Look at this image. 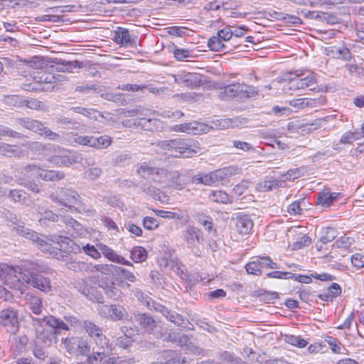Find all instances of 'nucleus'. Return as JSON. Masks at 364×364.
<instances>
[{
    "label": "nucleus",
    "instance_id": "1",
    "mask_svg": "<svg viewBox=\"0 0 364 364\" xmlns=\"http://www.w3.org/2000/svg\"><path fill=\"white\" fill-rule=\"evenodd\" d=\"M50 271L48 266L40 260H23L12 269L14 274L11 272L7 275L5 284L18 296L26 292L28 286L48 293L52 290L50 279L43 274Z\"/></svg>",
    "mask_w": 364,
    "mask_h": 364
},
{
    "label": "nucleus",
    "instance_id": "2",
    "mask_svg": "<svg viewBox=\"0 0 364 364\" xmlns=\"http://www.w3.org/2000/svg\"><path fill=\"white\" fill-rule=\"evenodd\" d=\"M157 146L175 158H191L201 150L198 141L185 138L159 141Z\"/></svg>",
    "mask_w": 364,
    "mask_h": 364
},
{
    "label": "nucleus",
    "instance_id": "3",
    "mask_svg": "<svg viewBox=\"0 0 364 364\" xmlns=\"http://www.w3.org/2000/svg\"><path fill=\"white\" fill-rule=\"evenodd\" d=\"M16 123L21 127L30 130L38 135L56 142L62 141V136L53 132L49 127L45 125L42 122L33 119L29 117H21L16 119Z\"/></svg>",
    "mask_w": 364,
    "mask_h": 364
},
{
    "label": "nucleus",
    "instance_id": "4",
    "mask_svg": "<svg viewBox=\"0 0 364 364\" xmlns=\"http://www.w3.org/2000/svg\"><path fill=\"white\" fill-rule=\"evenodd\" d=\"M222 100L235 98L240 100L255 97L258 95V90L253 86L245 83H232L224 87L220 92Z\"/></svg>",
    "mask_w": 364,
    "mask_h": 364
},
{
    "label": "nucleus",
    "instance_id": "5",
    "mask_svg": "<svg viewBox=\"0 0 364 364\" xmlns=\"http://www.w3.org/2000/svg\"><path fill=\"white\" fill-rule=\"evenodd\" d=\"M43 149L54 154L48 159V161L57 166L68 167L72 164L78 162V156L71 154L68 150L60 148L59 146L47 144Z\"/></svg>",
    "mask_w": 364,
    "mask_h": 364
},
{
    "label": "nucleus",
    "instance_id": "6",
    "mask_svg": "<svg viewBox=\"0 0 364 364\" xmlns=\"http://www.w3.org/2000/svg\"><path fill=\"white\" fill-rule=\"evenodd\" d=\"M50 198L53 203L61 204L65 207L69 208L70 209L72 208V206L69 205L68 203L79 205L80 208H82V210L85 213H92L93 212L90 207H86L80 201V196L77 192L71 188H61L59 190L58 196L51 194L50 196Z\"/></svg>",
    "mask_w": 364,
    "mask_h": 364
},
{
    "label": "nucleus",
    "instance_id": "7",
    "mask_svg": "<svg viewBox=\"0 0 364 364\" xmlns=\"http://www.w3.org/2000/svg\"><path fill=\"white\" fill-rule=\"evenodd\" d=\"M91 343L93 345L92 353L88 358V362L92 364L102 362L112 353V345L105 334L100 335V338Z\"/></svg>",
    "mask_w": 364,
    "mask_h": 364
},
{
    "label": "nucleus",
    "instance_id": "8",
    "mask_svg": "<svg viewBox=\"0 0 364 364\" xmlns=\"http://www.w3.org/2000/svg\"><path fill=\"white\" fill-rule=\"evenodd\" d=\"M97 311L101 318L112 321L129 320L127 311L120 304H105L99 306Z\"/></svg>",
    "mask_w": 364,
    "mask_h": 364
},
{
    "label": "nucleus",
    "instance_id": "9",
    "mask_svg": "<svg viewBox=\"0 0 364 364\" xmlns=\"http://www.w3.org/2000/svg\"><path fill=\"white\" fill-rule=\"evenodd\" d=\"M233 32L229 27H225L223 29L219 30L217 36H212L208 41V48L213 51H229L228 46L224 43L230 40L232 41Z\"/></svg>",
    "mask_w": 364,
    "mask_h": 364
},
{
    "label": "nucleus",
    "instance_id": "10",
    "mask_svg": "<svg viewBox=\"0 0 364 364\" xmlns=\"http://www.w3.org/2000/svg\"><path fill=\"white\" fill-rule=\"evenodd\" d=\"M18 316L19 312L16 307L9 306L0 311V321L4 326L8 328L9 331L15 333L19 327Z\"/></svg>",
    "mask_w": 364,
    "mask_h": 364
},
{
    "label": "nucleus",
    "instance_id": "11",
    "mask_svg": "<svg viewBox=\"0 0 364 364\" xmlns=\"http://www.w3.org/2000/svg\"><path fill=\"white\" fill-rule=\"evenodd\" d=\"M75 287L77 291L83 294L90 301L103 304L104 298L96 287L90 284V280L88 279H82L77 281Z\"/></svg>",
    "mask_w": 364,
    "mask_h": 364
},
{
    "label": "nucleus",
    "instance_id": "12",
    "mask_svg": "<svg viewBox=\"0 0 364 364\" xmlns=\"http://www.w3.org/2000/svg\"><path fill=\"white\" fill-rule=\"evenodd\" d=\"M168 340L178 343L181 347H185L188 351L193 354L201 355L203 356L206 355V350L195 346L190 341V338L187 335L173 331L168 334Z\"/></svg>",
    "mask_w": 364,
    "mask_h": 364
},
{
    "label": "nucleus",
    "instance_id": "13",
    "mask_svg": "<svg viewBox=\"0 0 364 364\" xmlns=\"http://www.w3.org/2000/svg\"><path fill=\"white\" fill-rule=\"evenodd\" d=\"M183 237L188 245L192 248L195 255L200 257V251L198 249V245L203 240L201 231L194 226L189 225L184 230Z\"/></svg>",
    "mask_w": 364,
    "mask_h": 364
},
{
    "label": "nucleus",
    "instance_id": "14",
    "mask_svg": "<svg viewBox=\"0 0 364 364\" xmlns=\"http://www.w3.org/2000/svg\"><path fill=\"white\" fill-rule=\"evenodd\" d=\"M301 73H290L289 78V90H299L311 87L316 84V79L314 73H311L304 77H300Z\"/></svg>",
    "mask_w": 364,
    "mask_h": 364
},
{
    "label": "nucleus",
    "instance_id": "15",
    "mask_svg": "<svg viewBox=\"0 0 364 364\" xmlns=\"http://www.w3.org/2000/svg\"><path fill=\"white\" fill-rule=\"evenodd\" d=\"M210 127L207 124L193 121L188 123L176 124L173 127L172 131L196 135L207 133Z\"/></svg>",
    "mask_w": 364,
    "mask_h": 364
},
{
    "label": "nucleus",
    "instance_id": "16",
    "mask_svg": "<svg viewBox=\"0 0 364 364\" xmlns=\"http://www.w3.org/2000/svg\"><path fill=\"white\" fill-rule=\"evenodd\" d=\"M235 230L241 235L249 234L252 230L254 223L253 220L249 215L238 213L235 218H232Z\"/></svg>",
    "mask_w": 364,
    "mask_h": 364
},
{
    "label": "nucleus",
    "instance_id": "17",
    "mask_svg": "<svg viewBox=\"0 0 364 364\" xmlns=\"http://www.w3.org/2000/svg\"><path fill=\"white\" fill-rule=\"evenodd\" d=\"M174 82L186 87H198L202 85L200 77L193 73L180 72L173 75Z\"/></svg>",
    "mask_w": 364,
    "mask_h": 364
},
{
    "label": "nucleus",
    "instance_id": "18",
    "mask_svg": "<svg viewBox=\"0 0 364 364\" xmlns=\"http://www.w3.org/2000/svg\"><path fill=\"white\" fill-rule=\"evenodd\" d=\"M154 309L161 312L168 321L173 323L175 325L186 328L188 323L187 318L183 317L182 315L169 310L166 306L161 304H156L153 306Z\"/></svg>",
    "mask_w": 364,
    "mask_h": 364
},
{
    "label": "nucleus",
    "instance_id": "19",
    "mask_svg": "<svg viewBox=\"0 0 364 364\" xmlns=\"http://www.w3.org/2000/svg\"><path fill=\"white\" fill-rule=\"evenodd\" d=\"M326 100L324 97L320 96L316 98H298L289 101L290 106L296 109H304L306 107H318L325 105Z\"/></svg>",
    "mask_w": 364,
    "mask_h": 364
},
{
    "label": "nucleus",
    "instance_id": "20",
    "mask_svg": "<svg viewBox=\"0 0 364 364\" xmlns=\"http://www.w3.org/2000/svg\"><path fill=\"white\" fill-rule=\"evenodd\" d=\"M50 240L53 242L58 243L60 247L65 249V250L74 253L75 255L80 253L82 250H83L82 247H81L67 236L61 235H51Z\"/></svg>",
    "mask_w": 364,
    "mask_h": 364
},
{
    "label": "nucleus",
    "instance_id": "21",
    "mask_svg": "<svg viewBox=\"0 0 364 364\" xmlns=\"http://www.w3.org/2000/svg\"><path fill=\"white\" fill-rule=\"evenodd\" d=\"M137 173L144 178L152 176V180L159 181L160 179L157 178L156 176H165L166 170L153 166L150 163L144 162L138 167Z\"/></svg>",
    "mask_w": 364,
    "mask_h": 364
},
{
    "label": "nucleus",
    "instance_id": "22",
    "mask_svg": "<svg viewBox=\"0 0 364 364\" xmlns=\"http://www.w3.org/2000/svg\"><path fill=\"white\" fill-rule=\"evenodd\" d=\"M46 326L50 328V336L55 338V335L61 333L62 331H68V325L62 319L54 316H45Z\"/></svg>",
    "mask_w": 364,
    "mask_h": 364
},
{
    "label": "nucleus",
    "instance_id": "23",
    "mask_svg": "<svg viewBox=\"0 0 364 364\" xmlns=\"http://www.w3.org/2000/svg\"><path fill=\"white\" fill-rule=\"evenodd\" d=\"M97 247L100 250V253H102L109 261L121 264L133 266L131 262L125 259L122 256L117 255L116 252H114L107 245L99 243L97 244Z\"/></svg>",
    "mask_w": 364,
    "mask_h": 364
},
{
    "label": "nucleus",
    "instance_id": "24",
    "mask_svg": "<svg viewBox=\"0 0 364 364\" xmlns=\"http://www.w3.org/2000/svg\"><path fill=\"white\" fill-rule=\"evenodd\" d=\"M8 197L11 201L21 203L27 207H30L33 205V200L31 198L30 195L21 189L9 190Z\"/></svg>",
    "mask_w": 364,
    "mask_h": 364
},
{
    "label": "nucleus",
    "instance_id": "25",
    "mask_svg": "<svg viewBox=\"0 0 364 364\" xmlns=\"http://www.w3.org/2000/svg\"><path fill=\"white\" fill-rule=\"evenodd\" d=\"M56 70L58 72H68L73 73L75 69L90 68L89 63H84L83 62L77 60H57Z\"/></svg>",
    "mask_w": 364,
    "mask_h": 364
},
{
    "label": "nucleus",
    "instance_id": "26",
    "mask_svg": "<svg viewBox=\"0 0 364 364\" xmlns=\"http://www.w3.org/2000/svg\"><path fill=\"white\" fill-rule=\"evenodd\" d=\"M36 210L40 215L38 222L41 225H48V222H58L59 219L62 220L63 218L42 206H38Z\"/></svg>",
    "mask_w": 364,
    "mask_h": 364
},
{
    "label": "nucleus",
    "instance_id": "27",
    "mask_svg": "<svg viewBox=\"0 0 364 364\" xmlns=\"http://www.w3.org/2000/svg\"><path fill=\"white\" fill-rule=\"evenodd\" d=\"M328 55H331L333 58L348 61L352 58L350 50L344 45L333 46L328 49Z\"/></svg>",
    "mask_w": 364,
    "mask_h": 364
},
{
    "label": "nucleus",
    "instance_id": "28",
    "mask_svg": "<svg viewBox=\"0 0 364 364\" xmlns=\"http://www.w3.org/2000/svg\"><path fill=\"white\" fill-rule=\"evenodd\" d=\"M62 221L66 225L68 232L72 231L70 235L73 237L82 235L85 233V230L82 225L76 220L70 216L63 217Z\"/></svg>",
    "mask_w": 364,
    "mask_h": 364
},
{
    "label": "nucleus",
    "instance_id": "29",
    "mask_svg": "<svg viewBox=\"0 0 364 364\" xmlns=\"http://www.w3.org/2000/svg\"><path fill=\"white\" fill-rule=\"evenodd\" d=\"M63 260L65 262L68 269L74 272H88L91 264L82 261H77L73 257L65 255L63 257Z\"/></svg>",
    "mask_w": 364,
    "mask_h": 364
},
{
    "label": "nucleus",
    "instance_id": "30",
    "mask_svg": "<svg viewBox=\"0 0 364 364\" xmlns=\"http://www.w3.org/2000/svg\"><path fill=\"white\" fill-rule=\"evenodd\" d=\"M80 326L85 329V332L90 338L91 343L97 338H99L100 335H104L102 328L98 326L91 321L85 320L82 322Z\"/></svg>",
    "mask_w": 364,
    "mask_h": 364
},
{
    "label": "nucleus",
    "instance_id": "31",
    "mask_svg": "<svg viewBox=\"0 0 364 364\" xmlns=\"http://www.w3.org/2000/svg\"><path fill=\"white\" fill-rule=\"evenodd\" d=\"M11 231L13 235L23 237L28 240H31L33 242L35 240L38 239L39 233L26 228L24 225L16 224L11 228Z\"/></svg>",
    "mask_w": 364,
    "mask_h": 364
},
{
    "label": "nucleus",
    "instance_id": "32",
    "mask_svg": "<svg viewBox=\"0 0 364 364\" xmlns=\"http://www.w3.org/2000/svg\"><path fill=\"white\" fill-rule=\"evenodd\" d=\"M99 286L109 299H117L122 294L121 290L115 286L114 282L102 281Z\"/></svg>",
    "mask_w": 364,
    "mask_h": 364
},
{
    "label": "nucleus",
    "instance_id": "33",
    "mask_svg": "<svg viewBox=\"0 0 364 364\" xmlns=\"http://www.w3.org/2000/svg\"><path fill=\"white\" fill-rule=\"evenodd\" d=\"M57 123L61 124L65 129H71L73 130L83 132L85 129V124L65 116H59L57 118Z\"/></svg>",
    "mask_w": 364,
    "mask_h": 364
},
{
    "label": "nucleus",
    "instance_id": "34",
    "mask_svg": "<svg viewBox=\"0 0 364 364\" xmlns=\"http://www.w3.org/2000/svg\"><path fill=\"white\" fill-rule=\"evenodd\" d=\"M340 193L330 192H321L317 197L316 204L323 208L329 207L333 201L336 200Z\"/></svg>",
    "mask_w": 364,
    "mask_h": 364
},
{
    "label": "nucleus",
    "instance_id": "35",
    "mask_svg": "<svg viewBox=\"0 0 364 364\" xmlns=\"http://www.w3.org/2000/svg\"><path fill=\"white\" fill-rule=\"evenodd\" d=\"M162 357L165 364H183L186 362V358L175 350H164Z\"/></svg>",
    "mask_w": 364,
    "mask_h": 364
},
{
    "label": "nucleus",
    "instance_id": "36",
    "mask_svg": "<svg viewBox=\"0 0 364 364\" xmlns=\"http://www.w3.org/2000/svg\"><path fill=\"white\" fill-rule=\"evenodd\" d=\"M26 304L28 309L35 314L39 315L43 310L42 299L36 296L26 295Z\"/></svg>",
    "mask_w": 364,
    "mask_h": 364
},
{
    "label": "nucleus",
    "instance_id": "37",
    "mask_svg": "<svg viewBox=\"0 0 364 364\" xmlns=\"http://www.w3.org/2000/svg\"><path fill=\"white\" fill-rule=\"evenodd\" d=\"M136 320L146 331H152L156 326L155 320L152 316L146 314H138L135 316Z\"/></svg>",
    "mask_w": 364,
    "mask_h": 364
},
{
    "label": "nucleus",
    "instance_id": "38",
    "mask_svg": "<svg viewBox=\"0 0 364 364\" xmlns=\"http://www.w3.org/2000/svg\"><path fill=\"white\" fill-rule=\"evenodd\" d=\"M114 41L117 43L121 45H132L134 42L131 39L129 30L124 28H118L114 33Z\"/></svg>",
    "mask_w": 364,
    "mask_h": 364
},
{
    "label": "nucleus",
    "instance_id": "39",
    "mask_svg": "<svg viewBox=\"0 0 364 364\" xmlns=\"http://www.w3.org/2000/svg\"><path fill=\"white\" fill-rule=\"evenodd\" d=\"M64 172L58 170H44L40 174V178L46 181H58L65 178Z\"/></svg>",
    "mask_w": 364,
    "mask_h": 364
},
{
    "label": "nucleus",
    "instance_id": "40",
    "mask_svg": "<svg viewBox=\"0 0 364 364\" xmlns=\"http://www.w3.org/2000/svg\"><path fill=\"white\" fill-rule=\"evenodd\" d=\"M225 171L218 169L203 176V184L210 186L224 179Z\"/></svg>",
    "mask_w": 364,
    "mask_h": 364
},
{
    "label": "nucleus",
    "instance_id": "41",
    "mask_svg": "<svg viewBox=\"0 0 364 364\" xmlns=\"http://www.w3.org/2000/svg\"><path fill=\"white\" fill-rule=\"evenodd\" d=\"M359 137L358 136L357 132H347L344 133L338 143H334L333 144V149L335 150H339L341 149V144H352L354 141L358 139Z\"/></svg>",
    "mask_w": 364,
    "mask_h": 364
},
{
    "label": "nucleus",
    "instance_id": "42",
    "mask_svg": "<svg viewBox=\"0 0 364 364\" xmlns=\"http://www.w3.org/2000/svg\"><path fill=\"white\" fill-rule=\"evenodd\" d=\"M42 252L46 254L52 255L53 251V247L50 243L47 242L46 236L38 234V239L33 242Z\"/></svg>",
    "mask_w": 364,
    "mask_h": 364
},
{
    "label": "nucleus",
    "instance_id": "43",
    "mask_svg": "<svg viewBox=\"0 0 364 364\" xmlns=\"http://www.w3.org/2000/svg\"><path fill=\"white\" fill-rule=\"evenodd\" d=\"M130 257L134 262H142L147 258V252L144 247H134L131 250Z\"/></svg>",
    "mask_w": 364,
    "mask_h": 364
},
{
    "label": "nucleus",
    "instance_id": "44",
    "mask_svg": "<svg viewBox=\"0 0 364 364\" xmlns=\"http://www.w3.org/2000/svg\"><path fill=\"white\" fill-rule=\"evenodd\" d=\"M64 76L48 73H44L39 77V82L45 85H52L57 82L63 81Z\"/></svg>",
    "mask_w": 364,
    "mask_h": 364
},
{
    "label": "nucleus",
    "instance_id": "45",
    "mask_svg": "<svg viewBox=\"0 0 364 364\" xmlns=\"http://www.w3.org/2000/svg\"><path fill=\"white\" fill-rule=\"evenodd\" d=\"M209 198L216 203H228L231 202L230 196L223 191H212Z\"/></svg>",
    "mask_w": 364,
    "mask_h": 364
},
{
    "label": "nucleus",
    "instance_id": "46",
    "mask_svg": "<svg viewBox=\"0 0 364 364\" xmlns=\"http://www.w3.org/2000/svg\"><path fill=\"white\" fill-rule=\"evenodd\" d=\"M18 154L19 150L16 146L0 141V154L11 157L17 156Z\"/></svg>",
    "mask_w": 364,
    "mask_h": 364
},
{
    "label": "nucleus",
    "instance_id": "47",
    "mask_svg": "<svg viewBox=\"0 0 364 364\" xmlns=\"http://www.w3.org/2000/svg\"><path fill=\"white\" fill-rule=\"evenodd\" d=\"M43 168H41L38 165L28 164L22 168V173L28 178H40V174Z\"/></svg>",
    "mask_w": 364,
    "mask_h": 364
},
{
    "label": "nucleus",
    "instance_id": "48",
    "mask_svg": "<svg viewBox=\"0 0 364 364\" xmlns=\"http://www.w3.org/2000/svg\"><path fill=\"white\" fill-rule=\"evenodd\" d=\"M305 203L304 198L293 202L287 208L288 213L291 215H302L303 208L301 206L304 205Z\"/></svg>",
    "mask_w": 364,
    "mask_h": 364
},
{
    "label": "nucleus",
    "instance_id": "49",
    "mask_svg": "<svg viewBox=\"0 0 364 364\" xmlns=\"http://www.w3.org/2000/svg\"><path fill=\"white\" fill-rule=\"evenodd\" d=\"M284 341L294 346H297L299 348H304L307 345V341L304 338H301L300 336H296L294 335H285Z\"/></svg>",
    "mask_w": 364,
    "mask_h": 364
},
{
    "label": "nucleus",
    "instance_id": "50",
    "mask_svg": "<svg viewBox=\"0 0 364 364\" xmlns=\"http://www.w3.org/2000/svg\"><path fill=\"white\" fill-rule=\"evenodd\" d=\"M154 212L158 216L164 218L182 220L183 218V214L181 211L171 212L164 210H156Z\"/></svg>",
    "mask_w": 364,
    "mask_h": 364
},
{
    "label": "nucleus",
    "instance_id": "51",
    "mask_svg": "<svg viewBox=\"0 0 364 364\" xmlns=\"http://www.w3.org/2000/svg\"><path fill=\"white\" fill-rule=\"evenodd\" d=\"M337 236V231L333 228H326L320 239L323 244H327L333 241Z\"/></svg>",
    "mask_w": 364,
    "mask_h": 364
},
{
    "label": "nucleus",
    "instance_id": "52",
    "mask_svg": "<svg viewBox=\"0 0 364 364\" xmlns=\"http://www.w3.org/2000/svg\"><path fill=\"white\" fill-rule=\"evenodd\" d=\"M350 0H311L312 4L311 7H316L321 6H333L349 1Z\"/></svg>",
    "mask_w": 364,
    "mask_h": 364
},
{
    "label": "nucleus",
    "instance_id": "53",
    "mask_svg": "<svg viewBox=\"0 0 364 364\" xmlns=\"http://www.w3.org/2000/svg\"><path fill=\"white\" fill-rule=\"evenodd\" d=\"M0 135L18 139H23L24 136L23 134L2 124H0Z\"/></svg>",
    "mask_w": 364,
    "mask_h": 364
},
{
    "label": "nucleus",
    "instance_id": "54",
    "mask_svg": "<svg viewBox=\"0 0 364 364\" xmlns=\"http://www.w3.org/2000/svg\"><path fill=\"white\" fill-rule=\"evenodd\" d=\"M259 265L260 264L258 263L257 258L255 257L252 261L246 264L245 269L248 274L260 275L262 274V269Z\"/></svg>",
    "mask_w": 364,
    "mask_h": 364
},
{
    "label": "nucleus",
    "instance_id": "55",
    "mask_svg": "<svg viewBox=\"0 0 364 364\" xmlns=\"http://www.w3.org/2000/svg\"><path fill=\"white\" fill-rule=\"evenodd\" d=\"M78 338L79 337H68L63 340L65 348L70 354L77 350Z\"/></svg>",
    "mask_w": 364,
    "mask_h": 364
},
{
    "label": "nucleus",
    "instance_id": "56",
    "mask_svg": "<svg viewBox=\"0 0 364 364\" xmlns=\"http://www.w3.org/2000/svg\"><path fill=\"white\" fill-rule=\"evenodd\" d=\"M77 350L79 351V353L81 355L87 356V358H89V356L91 355H90V345L88 343V342L86 340H85L82 338H78Z\"/></svg>",
    "mask_w": 364,
    "mask_h": 364
},
{
    "label": "nucleus",
    "instance_id": "57",
    "mask_svg": "<svg viewBox=\"0 0 364 364\" xmlns=\"http://www.w3.org/2000/svg\"><path fill=\"white\" fill-rule=\"evenodd\" d=\"M256 258H257L258 263H259V264H260L259 266H260L261 269H262V268H265V267L270 268V269H278L279 268L276 262H272V259L269 256L256 257Z\"/></svg>",
    "mask_w": 364,
    "mask_h": 364
},
{
    "label": "nucleus",
    "instance_id": "58",
    "mask_svg": "<svg viewBox=\"0 0 364 364\" xmlns=\"http://www.w3.org/2000/svg\"><path fill=\"white\" fill-rule=\"evenodd\" d=\"M23 105L29 109L41 110L44 109L45 105L43 102L39 101L36 99H25L23 100Z\"/></svg>",
    "mask_w": 364,
    "mask_h": 364
},
{
    "label": "nucleus",
    "instance_id": "59",
    "mask_svg": "<svg viewBox=\"0 0 364 364\" xmlns=\"http://www.w3.org/2000/svg\"><path fill=\"white\" fill-rule=\"evenodd\" d=\"M112 143V138L108 135H102L97 137L96 149H104L109 146Z\"/></svg>",
    "mask_w": 364,
    "mask_h": 364
},
{
    "label": "nucleus",
    "instance_id": "60",
    "mask_svg": "<svg viewBox=\"0 0 364 364\" xmlns=\"http://www.w3.org/2000/svg\"><path fill=\"white\" fill-rule=\"evenodd\" d=\"M82 249L86 255H89L93 259H97L101 257V253L97 247H95L94 245L87 244L86 245L82 246Z\"/></svg>",
    "mask_w": 364,
    "mask_h": 364
},
{
    "label": "nucleus",
    "instance_id": "61",
    "mask_svg": "<svg viewBox=\"0 0 364 364\" xmlns=\"http://www.w3.org/2000/svg\"><path fill=\"white\" fill-rule=\"evenodd\" d=\"M320 21L326 22L328 24H335L339 23L340 19L333 13L321 11Z\"/></svg>",
    "mask_w": 364,
    "mask_h": 364
},
{
    "label": "nucleus",
    "instance_id": "62",
    "mask_svg": "<svg viewBox=\"0 0 364 364\" xmlns=\"http://www.w3.org/2000/svg\"><path fill=\"white\" fill-rule=\"evenodd\" d=\"M196 220L207 230L210 231L212 229L213 219L211 218V217L202 213V214H198L197 215Z\"/></svg>",
    "mask_w": 364,
    "mask_h": 364
},
{
    "label": "nucleus",
    "instance_id": "63",
    "mask_svg": "<svg viewBox=\"0 0 364 364\" xmlns=\"http://www.w3.org/2000/svg\"><path fill=\"white\" fill-rule=\"evenodd\" d=\"M102 173V171L100 168L92 167L84 173V177L88 180L95 181L101 176Z\"/></svg>",
    "mask_w": 364,
    "mask_h": 364
},
{
    "label": "nucleus",
    "instance_id": "64",
    "mask_svg": "<svg viewBox=\"0 0 364 364\" xmlns=\"http://www.w3.org/2000/svg\"><path fill=\"white\" fill-rule=\"evenodd\" d=\"M132 341L131 335H128L127 332H124V336L117 338L116 345L119 348L127 349L131 346Z\"/></svg>",
    "mask_w": 364,
    "mask_h": 364
}]
</instances>
